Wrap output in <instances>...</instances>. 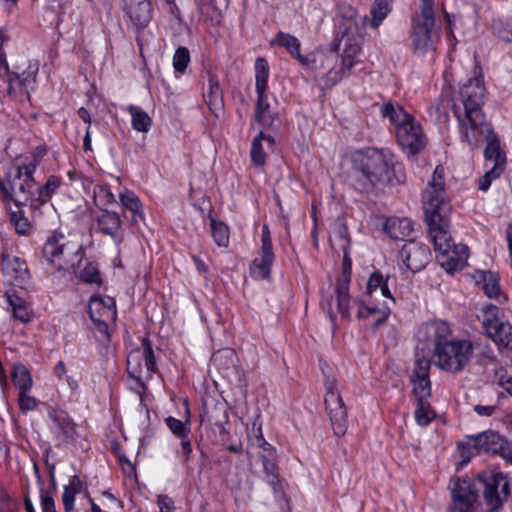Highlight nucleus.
Here are the masks:
<instances>
[{
	"mask_svg": "<svg viewBox=\"0 0 512 512\" xmlns=\"http://www.w3.org/2000/svg\"><path fill=\"white\" fill-rule=\"evenodd\" d=\"M444 176V168L437 166L422 193V204L437 259L447 272L452 273L465 265L468 248L455 244L449 234L451 204L445 191Z\"/></svg>",
	"mask_w": 512,
	"mask_h": 512,
	"instance_id": "nucleus-1",
	"label": "nucleus"
},
{
	"mask_svg": "<svg viewBox=\"0 0 512 512\" xmlns=\"http://www.w3.org/2000/svg\"><path fill=\"white\" fill-rule=\"evenodd\" d=\"M343 165L355 188L361 192L381 190L388 184L401 183L405 179L402 165L387 149L369 147L355 150L346 155Z\"/></svg>",
	"mask_w": 512,
	"mask_h": 512,
	"instance_id": "nucleus-2",
	"label": "nucleus"
},
{
	"mask_svg": "<svg viewBox=\"0 0 512 512\" xmlns=\"http://www.w3.org/2000/svg\"><path fill=\"white\" fill-rule=\"evenodd\" d=\"M449 325L444 321H433L422 325L417 332L422 350L434 351V362L442 370L457 373L469 363L473 354L470 341H449Z\"/></svg>",
	"mask_w": 512,
	"mask_h": 512,
	"instance_id": "nucleus-3",
	"label": "nucleus"
},
{
	"mask_svg": "<svg viewBox=\"0 0 512 512\" xmlns=\"http://www.w3.org/2000/svg\"><path fill=\"white\" fill-rule=\"evenodd\" d=\"M479 487L483 489V497L491 512L497 511L507 501L510 493L509 480L505 474L484 471L473 483L467 479H460L455 483L450 512H475Z\"/></svg>",
	"mask_w": 512,
	"mask_h": 512,
	"instance_id": "nucleus-4",
	"label": "nucleus"
},
{
	"mask_svg": "<svg viewBox=\"0 0 512 512\" xmlns=\"http://www.w3.org/2000/svg\"><path fill=\"white\" fill-rule=\"evenodd\" d=\"M389 281V276L374 272L367 281L366 299L354 301L357 318L369 321L374 330L387 321L391 308L395 304V299L389 289Z\"/></svg>",
	"mask_w": 512,
	"mask_h": 512,
	"instance_id": "nucleus-5",
	"label": "nucleus"
},
{
	"mask_svg": "<svg viewBox=\"0 0 512 512\" xmlns=\"http://www.w3.org/2000/svg\"><path fill=\"white\" fill-rule=\"evenodd\" d=\"M81 244L60 232L49 235L42 247V260L57 271L76 274L84 260Z\"/></svg>",
	"mask_w": 512,
	"mask_h": 512,
	"instance_id": "nucleus-6",
	"label": "nucleus"
},
{
	"mask_svg": "<svg viewBox=\"0 0 512 512\" xmlns=\"http://www.w3.org/2000/svg\"><path fill=\"white\" fill-rule=\"evenodd\" d=\"M486 88L480 67L475 66L474 76L467 80L459 91L463 112H456L462 128H481L487 124L483 113Z\"/></svg>",
	"mask_w": 512,
	"mask_h": 512,
	"instance_id": "nucleus-7",
	"label": "nucleus"
},
{
	"mask_svg": "<svg viewBox=\"0 0 512 512\" xmlns=\"http://www.w3.org/2000/svg\"><path fill=\"white\" fill-rule=\"evenodd\" d=\"M14 163L10 166L4 179L0 178V195L5 201H11L16 206L39 208L37 200V184L33 172Z\"/></svg>",
	"mask_w": 512,
	"mask_h": 512,
	"instance_id": "nucleus-8",
	"label": "nucleus"
},
{
	"mask_svg": "<svg viewBox=\"0 0 512 512\" xmlns=\"http://www.w3.org/2000/svg\"><path fill=\"white\" fill-rule=\"evenodd\" d=\"M438 40L435 30L434 0H421V12L413 20L411 43L415 53L423 54L434 48Z\"/></svg>",
	"mask_w": 512,
	"mask_h": 512,
	"instance_id": "nucleus-9",
	"label": "nucleus"
},
{
	"mask_svg": "<svg viewBox=\"0 0 512 512\" xmlns=\"http://www.w3.org/2000/svg\"><path fill=\"white\" fill-rule=\"evenodd\" d=\"M269 65L266 59L257 58L255 61V88L257 92L255 122L264 127L272 128L281 125L279 114L272 110L266 102L268 87Z\"/></svg>",
	"mask_w": 512,
	"mask_h": 512,
	"instance_id": "nucleus-10",
	"label": "nucleus"
},
{
	"mask_svg": "<svg viewBox=\"0 0 512 512\" xmlns=\"http://www.w3.org/2000/svg\"><path fill=\"white\" fill-rule=\"evenodd\" d=\"M484 133V138L487 142L484 150V156L486 160V166L488 168L486 173L479 179L478 188L481 191H487L493 180L500 177L506 167V154L501 147L499 137L494 133L493 130H480Z\"/></svg>",
	"mask_w": 512,
	"mask_h": 512,
	"instance_id": "nucleus-11",
	"label": "nucleus"
},
{
	"mask_svg": "<svg viewBox=\"0 0 512 512\" xmlns=\"http://www.w3.org/2000/svg\"><path fill=\"white\" fill-rule=\"evenodd\" d=\"M498 307L489 304L483 306L478 318L482 322L487 335L499 347L512 349V326L500 318Z\"/></svg>",
	"mask_w": 512,
	"mask_h": 512,
	"instance_id": "nucleus-12",
	"label": "nucleus"
},
{
	"mask_svg": "<svg viewBox=\"0 0 512 512\" xmlns=\"http://www.w3.org/2000/svg\"><path fill=\"white\" fill-rule=\"evenodd\" d=\"M366 17L350 18L345 22L341 42L343 43V69L351 70L360 53L365 35Z\"/></svg>",
	"mask_w": 512,
	"mask_h": 512,
	"instance_id": "nucleus-13",
	"label": "nucleus"
},
{
	"mask_svg": "<svg viewBox=\"0 0 512 512\" xmlns=\"http://www.w3.org/2000/svg\"><path fill=\"white\" fill-rule=\"evenodd\" d=\"M502 444L503 438L491 430L467 436L465 441L458 446L462 457V464H467L476 454L498 453L499 449L502 448Z\"/></svg>",
	"mask_w": 512,
	"mask_h": 512,
	"instance_id": "nucleus-14",
	"label": "nucleus"
},
{
	"mask_svg": "<svg viewBox=\"0 0 512 512\" xmlns=\"http://www.w3.org/2000/svg\"><path fill=\"white\" fill-rule=\"evenodd\" d=\"M250 449L262 459L266 482L275 493L282 491V483L275 463V449L263 438L261 428L258 429V434L251 440Z\"/></svg>",
	"mask_w": 512,
	"mask_h": 512,
	"instance_id": "nucleus-15",
	"label": "nucleus"
},
{
	"mask_svg": "<svg viewBox=\"0 0 512 512\" xmlns=\"http://www.w3.org/2000/svg\"><path fill=\"white\" fill-rule=\"evenodd\" d=\"M116 303L111 297H93L89 303V315L98 333L99 341L108 342V322L116 320Z\"/></svg>",
	"mask_w": 512,
	"mask_h": 512,
	"instance_id": "nucleus-16",
	"label": "nucleus"
},
{
	"mask_svg": "<svg viewBox=\"0 0 512 512\" xmlns=\"http://www.w3.org/2000/svg\"><path fill=\"white\" fill-rule=\"evenodd\" d=\"M37 71L36 65H29L21 73L13 72L6 75L7 95L19 103L29 100L30 92L35 88Z\"/></svg>",
	"mask_w": 512,
	"mask_h": 512,
	"instance_id": "nucleus-17",
	"label": "nucleus"
},
{
	"mask_svg": "<svg viewBox=\"0 0 512 512\" xmlns=\"http://www.w3.org/2000/svg\"><path fill=\"white\" fill-rule=\"evenodd\" d=\"M3 281L9 285L24 288L29 282V271L24 259L3 253L0 260Z\"/></svg>",
	"mask_w": 512,
	"mask_h": 512,
	"instance_id": "nucleus-18",
	"label": "nucleus"
},
{
	"mask_svg": "<svg viewBox=\"0 0 512 512\" xmlns=\"http://www.w3.org/2000/svg\"><path fill=\"white\" fill-rule=\"evenodd\" d=\"M325 405L330 415V420L336 435H343L346 431L347 411L341 396L334 386L333 381H326Z\"/></svg>",
	"mask_w": 512,
	"mask_h": 512,
	"instance_id": "nucleus-19",
	"label": "nucleus"
},
{
	"mask_svg": "<svg viewBox=\"0 0 512 512\" xmlns=\"http://www.w3.org/2000/svg\"><path fill=\"white\" fill-rule=\"evenodd\" d=\"M430 255V250L425 244L408 241L399 252V260L407 270L415 273L428 264Z\"/></svg>",
	"mask_w": 512,
	"mask_h": 512,
	"instance_id": "nucleus-20",
	"label": "nucleus"
},
{
	"mask_svg": "<svg viewBox=\"0 0 512 512\" xmlns=\"http://www.w3.org/2000/svg\"><path fill=\"white\" fill-rule=\"evenodd\" d=\"M143 367L148 374L155 371L154 352L148 339H143L142 347L132 351L127 357V371L131 376L141 377Z\"/></svg>",
	"mask_w": 512,
	"mask_h": 512,
	"instance_id": "nucleus-21",
	"label": "nucleus"
},
{
	"mask_svg": "<svg viewBox=\"0 0 512 512\" xmlns=\"http://www.w3.org/2000/svg\"><path fill=\"white\" fill-rule=\"evenodd\" d=\"M261 242V250L259 256L253 260L251 272L257 278L269 279L275 256L272 248L270 230L266 225L262 228Z\"/></svg>",
	"mask_w": 512,
	"mask_h": 512,
	"instance_id": "nucleus-22",
	"label": "nucleus"
},
{
	"mask_svg": "<svg viewBox=\"0 0 512 512\" xmlns=\"http://www.w3.org/2000/svg\"><path fill=\"white\" fill-rule=\"evenodd\" d=\"M95 220L97 229L109 236L117 246L124 241L125 230L118 213L103 209Z\"/></svg>",
	"mask_w": 512,
	"mask_h": 512,
	"instance_id": "nucleus-23",
	"label": "nucleus"
},
{
	"mask_svg": "<svg viewBox=\"0 0 512 512\" xmlns=\"http://www.w3.org/2000/svg\"><path fill=\"white\" fill-rule=\"evenodd\" d=\"M207 87L204 88L203 98L210 111L220 118L224 114L223 92L214 73L206 72Z\"/></svg>",
	"mask_w": 512,
	"mask_h": 512,
	"instance_id": "nucleus-24",
	"label": "nucleus"
},
{
	"mask_svg": "<svg viewBox=\"0 0 512 512\" xmlns=\"http://www.w3.org/2000/svg\"><path fill=\"white\" fill-rule=\"evenodd\" d=\"M124 10L134 25L145 27L152 18L149 0H123Z\"/></svg>",
	"mask_w": 512,
	"mask_h": 512,
	"instance_id": "nucleus-25",
	"label": "nucleus"
},
{
	"mask_svg": "<svg viewBox=\"0 0 512 512\" xmlns=\"http://www.w3.org/2000/svg\"><path fill=\"white\" fill-rule=\"evenodd\" d=\"M271 45H278L284 47L287 52L295 59L299 61V63L303 66H310L314 60L309 56L301 55L300 47L301 43L295 36L285 33L279 32L274 39L270 41Z\"/></svg>",
	"mask_w": 512,
	"mask_h": 512,
	"instance_id": "nucleus-26",
	"label": "nucleus"
},
{
	"mask_svg": "<svg viewBox=\"0 0 512 512\" xmlns=\"http://www.w3.org/2000/svg\"><path fill=\"white\" fill-rule=\"evenodd\" d=\"M380 112L384 118L395 128L414 127V118L401 105L394 103H385L380 107Z\"/></svg>",
	"mask_w": 512,
	"mask_h": 512,
	"instance_id": "nucleus-27",
	"label": "nucleus"
},
{
	"mask_svg": "<svg viewBox=\"0 0 512 512\" xmlns=\"http://www.w3.org/2000/svg\"><path fill=\"white\" fill-rule=\"evenodd\" d=\"M211 362L226 378L238 373V358L235 351L231 348H224L215 352L211 357Z\"/></svg>",
	"mask_w": 512,
	"mask_h": 512,
	"instance_id": "nucleus-28",
	"label": "nucleus"
},
{
	"mask_svg": "<svg viewBox=\"0 0 512 512\" xmlns=\"http://www.w3.org/2000/svg\"><path fill=\"white\" fill-rule=\"evenodd\" d=\"M397 141L402 149L411 155L419 153L426 145L422 130H397Z\"/></svg>",
	"mask_w": 512,
	"mask_h": 512,
	"instance_id": "nucleus-29",
	"label": "nucleus"
},
{
	"mask_svg": "<svg viewBox=\"0 0 512 512\" xmlns=\"http://www.w3.org/2000/svg\"><path fill=\"white\" fill-rule=\"evenodd\" d=\"M48 417L53 422L51 426L53 432L62 440L73 438L75 434V424L68 414L63 410H51Z\"/></svg>",
	"mask_w": 512,
	"mask_h": 512,
	"instance_id": "nucleus-30",
	"label": "nucleus"
},
{
	"mask_svg": "<svg viewBox=\"0 0 512 512\" xmlns=\"http://www.w3.org/2000/svg\"><path fill=\"white\" fill-rule=\"evenodd\" d=\"M472 278L475 285L478 286L489 298H496L500 294L499 277L497 274L488 270H477Z\"/></svg>",
	"mask_w": 512,
	"mask_h": 512,
	"instance_id": "nucleus-31",
	"label": "nucleus"
},
{
	"mask_svg": "<svg viewBox=\"0 0 512 512\" xmlns=\"http://www.w3.org/2000/svg\"><path fill=\"white\" fill-rule=\"evenodd\" d=\"M272 148L274 139L271 136L265 135L263 131L253 139L250 151L251 161L255 166H262L266 162L265 146Z\"/></svg>",
	"mask_w": 512,
	"mask_h": 512,
	"instance_id": "nucleus-32",
	"label": "nucleus"
},
{
	"mask_svg": "<svg viewBox=\"0 0 512 512\" xmlns=\"http://www.w3.org/2000/svg\"><path fill=\"white\" fill-rule=\"evenodd\" d=\"M385 232L393 239L403 240L413 230L412 222L408 218H388L384 225Z\"/></svg>",
	"mask_w": 512,
	"mask_h": 512,
	"instance_id": "nucleus-33",
	"label": "nucleus"
},
{
	"mask_svg": "<svg viewBox=\"0 0 512 512\" xmlns=\"http://www.w3.org/2000/svg\"><path fill=\"white\" fill-rule=\"evenodd\" d=\"M351 278L340 276L336 283L337 307L342 318H350L349 283Z\"/></svg>",
	"mask_w": 512,
	"mask_h": 512,
	"instance_id": "nucleus-34",
	"label": "nucleus"
},
{
	"mask_svg": "<svg viewBox=\"0 0 512 512\" xmlns=\"http://www.w3.org/2000/svg\"><path fill=\"white\" fill-rule=\"evenodd\" d=\"M8 303L12 310V315L15 320L22 323H28L32 319V311L27 303L15 293H6Z\"/></svg>",
	"mask_w": 512,
	"mask_h": 512,
	"instance_id": "nucleus-35",
	"label": "nucleus"
},
{
	"mask_svg": "<svg viewBox=\"0 0 512 512\" xmlns=\"http://www.w3.org/2000/svg\"><path fill=\"white\" fill-rule=\"evenodd\" d=\"M121 204L129 211L132 212V222L137 223L138 221L144 220V212L142 209V203L138 196L130 191L125 190L119 195Z\"/></svg>",
	"mask_w": 512,
	"mask_h": 512,
	"instance_id": "nucleus-36",
	"label": "nucleus"
},
{
	"mask_svg": "<svg viewBox=\"0 0 512 512\" xmlns=\"http://www.w3.org/2000/svg\"><path fill=\"white\" fill-rule=\"evenodd\" d=\"M11 376L19 391H29L32 388L33 381L30 371L22 363L13 365Z\"/></svg>",
	"mask_w": 512,
	"mask_h": 512,
	"instance_id": "nucleus-37",
	"label": "nucleus"
},
{
	"mask_svg": "<svg viewBox=\"0 0 512 512\" xmlns=\"http://www.w3.org/2000/svg\"><path fill=\"white\" fill-rule=\"evenodd\" d=\"M47 149L44 146H38L32 153L17 157L13 163L19 166H25L24 169L35 172L42 158L46 155Z\"/></svg>",
	"mask_w": 512,
	"mask_h": 512,
	"instance_id": "nucleus-38",
	"label": "nucleus"
},
{
	"mask_svg": "<svg viewBox=\"0 0 512 512\" xmlns=\"http://www.w3.org/2000/svg\"><path fill=\"white\" fill-rule=\"evenodd\" d=\"M390 10L391 0H374L370 10L372 16L370 26L374 29L378 28Z\"/></svg>",
	"mask_w": 512,
	"mask_h": 512,
	"instance_id": "nucleus-39",
	"label": "nucleus"
},
{
	"mask_svg": "<svg viewBox=\"0 0 512 512\" xmlns=\"http://www.w3.org/2000/svg\"><path fill=\"white\" fill-rule=\"evenodd\" d=\"M59 185L60 179L56 176H50L43 186H37V200L39 201V208L52 197Z\"/></svg>",
	"mask_w": 512,
	"mask_h": 512,
	"instance_id": "nucleus-40",
	"label": "nucleus"
},
{
	"mask_svg": "<svg viewBox=\"0 0 512 512\" xmlns=\"http://www.w3.org/2000/svg\"><path fill=\"white\" fill-rule=\"evenodd\" d=\"M94 202L101 211L106 209L107 206L116 202L114 194L110 188L105 185H96L93 189Z\"/></svg>",
	"mask_w": 512,
	"mask_h": 512,
	"instance_id": "nucleus-41",
	"label": "nucleus"
},
{
	"mask_svg": "<svg viewBox=\"0 0 512 512\" xmlns=\"http://www.w3.org/2000/svg\"><path fill=\"white\" fill-rule=\"evenodd\" d=\"M211 234L215 243L220 247H226L229 243V230L223 222L214 219L210 221Z\"/></svg>",
	"mask_w": 512,
	"mask_h": 512,
	"instance_id": "nucleus-42",
	"label": "nucleus"
},
{
	"mask_svg": "<svg viewBox=\"0 0 512 512\" xmlns=\"http://www.w3.org/2000/svg\"><path fill=\"white\" fill-rule=\"evenodd\" d=\"M10 222L19 235H28L31 231V223L22 210L12 211Z\"/></svg>",
	"mask_w": 512,
	"mask_h": 512,
	"instance_id": "nucleus-43",
	"label": "nucleus"
},
{
	"mask_svg": "<svg viewBox=\"0 0 512 512\" xmlns=\"http://www.w3.org/2000/svg\"><path fill=\"white\" fill-rule=\"evenodd\" d=\"M435 418V413L431 409L427 400L417 401L415 410V419L420 426H427Z\"/></svg>",
	"mask_w": 512,
	"mask_h": 512,
	"instance_id": "nucleus-44",
	"label": "nucleus"
},
{
	"mask_svg": "<svg viewBox=\"0 0 512 512\" xmlns=\"http://www.w3.org/2000/svg\"><path fill=\"white\" fill-rule=\"evenodd\" d=\"M413 392L417 401L427 400L431 395V384L429 377L417 378L411 377Z\"/></svg>",
	"mask_w": 512,
	"mask_h": 512,
	"instance_id": "nucleus-45",
	"label": "nucleus"
},
{
	"mask_svg": "<svg viewBox=\"0 0 512 512\" xmlns=\"http://www.w3.org/2000/svg\"><path fill=\"white\" fill-rule=\"evenodd\" d=\"M133 128H148L151 125V118L142 109L134 106L129 107Z\"/></svg>",
	"mask_w": 512,
	"mask_h": 512,
	"instance_id": "nucleus-46",
	"label": "nucleus"
},
{
	"mask_svg": "<svg viewBox=\"0 0 512 512\" xmlns=\"http://www.w3.org/2000/svg\"><path fill=\"white\" fill-rule=\"evenodd\" d=\"M165 422L170 431L178 438L188 436L190 433V429L187 426V424L189 423L188 420L183 422L179 419L170 416L166 418Z\"/></svg>",
	"mask_w": 512,
	"mask_h": 512,
	"instance_id": "nucleus-47",
	"label": "nucleus"
},
{
	"mask_svg": "<svg viewBox=\"0 0 512 512\" xmlns=\"http://www.w3.org/2000/svg\"><path fill=\"white\" fill-rule=\"evenodd\" d=\"M190 62V53L186 47H179L173 56V67L176 72L183 73Z\"/></svg>",
	"mask_w": 512,
	"mask_h": 512,
	"instance_id": "nucleus-48",
	"label": "nucleus"
},
{
	"mask_svg": "<svg viewBox=\"0 0 512 512\" xmlns=\"http://www.w3.org/2000/svg\"><path fill=\"white\" fill-rule=\"evenodd\" d=\"M429 368H430V361L425 356L423 357H416L415 363H414V371L411 377H417V378H423V377H429Z\"/></svg>",
	"mask_w": 512,
	"mask_h": 512,
	"instance_id": "nucleus-49",
	"label": "nucleus"
},
{
	"mask_svg": "<svg viewBox=\"0 0 512 512\" xmlns=\"http://www.w3.org/2000/svg\"><path fill=\"white\" fill-rule=\"evenodd\" d=\"M78 273L80 278L88 283H97L100 280V274L98 270L90 263H87V265L82 270L79 268L76 274Z\"/></svg>",
	"mask_w": 512,
	"mask_h": 512,
	"instance_id": "nucleus-50",
	"label": "nucleus"
},
{
	"mask_svg": "<svg viewBox=\"0 0 512 512\" xmlns=\"http://www.w3.org/2000/svg\"><path fill=\"white\" fill-rule=\"evenodd\" d=\"M334 63H335V55L334 54H330V55L326 56L325 62H322V67L329 69V71L326 75V80L330 85H333L340 80V76L338 75V72L334 71L332 68Z\"/></svg>",
	"mask_w": 512,
	"mask_h": 512,
	"instance_id": "nucleus-51",
	"label": "nucleus"
},
{
	"mask_svg": "<svg viewBox=\"0 0 512 512\" xmlns=\"http://www.w3.org/2000/svg\"><path fill=\"white\" fill-rule=\"evenodd\" d=\"M27 392L28 391H19V407L23 412L32 411L37 406V400L34 397L29 396Z\"/></svg>",
	"mask_w": 512,
	"mask_h": 512,
	"instance_id": "nucleus-52",
	"label": "nucleus"
},
{
	"mask_svg": "<svg viewBox=\"0 0 512 512\" xmlns=\"http://www.w3.org/2000/svg\"><path fill=\"white\" fill-rule=\"evenodd\" d=\"M78 115L86 125H99V122L97 121L96 116L93 113L91 103H88L86 107H81L78 110Z\"/></svg>",
	"mask_w": 512,
	"mask_h": 512,
	"instance_id": "nucleus-53",
	"label": "nucleus"
},
{
	"mask_svg": "<svg viewBox=\"0 0 512 512\" xmlns=\"http://www.w3.org/2000/svg\"><path fill=\"white\" fill-rule=\"evenodd\" d=\"M42 512H55L54 499L44 490L40 491Z\"/></svg>",
	"mask_w": 512,
	"mask_h": 512,
	"instance_id": "nucleus-54",
	"label": "nucleus"
},
{
	"mask_svg": "<svg viewBox=\"0 0 512 512\" xmlns=\"http://www.w3.org/2000/svg\"><path fill=\"white\" fill-rule=\"evenodd\" d=\"M76 494V492L64 487L62 500L66 512H71L73 510Z\"/></svg>",
	"mask_w": 512,
	"mask_h": 512,
	"instance_id": "nucleus-55",
	"label": "nucleus"
},
{
	"mask_svg": "<svg viewBox=\"0 0 512 512\" xmlns=\"http://www.w3.org/2000/svg\"><path fill=\"white\" fill-rule=\"evenodd\" d=\"M199 6L203 15L214 17L219 14L218 9L212 6L211 0H200Z\"/></svg>",
	"mask_w": 512,
	"mask_h": 512,
	"instance_id": "nucleus-56",
	"label": "nucleus"
},
{
	"mask_svg": "<svg viewBox=\"0 0 512 512\" xmlns=\"http://www.w3.org/2000/svg\"><path fill=\"white\" fill-rule=\"evenodd\" d=\"M180 439V451L182 456L184 457V460L187 461L192 454L191 441L188 436L182 437Z\"/></svg>",
	"mask_w": 512,
	"mask_h": 512,
	"instance_id": "nucleus-57",
	"label": "nucleus"
},
{
	"mask_svg": "<svg viewBox=\"0 0 512 512\" xmlns=\"http://www.w3.org/2000/svg\"><path fill=\"white\" fill-rule=\"evenodd\" d=\"M497 382L502 386L510 395H512V377L506 373H500Z\"/></svg>",
	"mask_w": 512,
	"mask_h": 512,
	"instance_id": "nucleus-58",
	"label": "nucleus"
},
{
	"mask_svg": "<svg viewBox=\"0 0 512 512\" xmlns=\"http://www.w3.org/2000/svg\"><path fill=\"white\" fill-rule=\"evenodd\" d=\"M501 457L512 464V441H506L503 439L502 448L499 449Z\"/></svg>",
	"mask_w": 512,
	"mask_h": 512,
	"instance_id": "nucleus-59",
	"label": "nucleus"
},
{
	"mask_svg": "<svg viewBox=\"0 0 512 512\" xmlns=\"http://www.w3.org/2000/svg\"><path fill=\"white\" fill-rule=\"evenodd\" d=\"M159 512H173V502L167 496H160L158 499Z\"/></svg>",
	"mask_w": 512,
	"mask_h": 512,
	"instance_id": "nucleus-60",
	"label": "nucleus"
},
{
	"mask_svg": "<svg viewBox=\"0 0 512 512\" xmlns=\"http://www.w3.org/2000/svg\"><path fill=\"white\" fill-rule=\"evenodd\" d=\"M473 409L479 416L489 417V416L493 415V413L495 412L496 406L495 405H475Z\"/></svg>",
	"mask_w": 512,
	"mask_h": 512,
	"instance_id": "nucleus-61",
	"label": "nucleus"
},
{
	"mask_svg": "<svg viewBox=\"0 0 512 512\" xmlns=\"http://www.w3.org/2000/svg\"><path fill=\"white\" fill-rule=\"evenodd\" d=\"M9 73L11 72L6 60V53L4 52L3 48H0V77L9 75Z\"/></svg>",
	"mask_w": 512,
	"mask_h": 512,
	"instance_id": "nucleus-62",
	"label": "nucleus"
},
{
	"mask_svg": "<svg viewBox=\"0 0 512 512\" xmlns=\"http://www.w3.org/2000/svg\"><path fill=\"white\" fill-rule=\"evenodd\" d=\"M351 271L352 261L347 255H345L342 261V272L340 276H346V278H351Z\"/></svg>",
	"mask_w": 512,
	"mask_h": 512,
	"instance_id": "nucleus-63",
	"label": "nucleus"
},
{
	"mask_svg": "<svg viewBox=\"0 0 512 512\" xmlns=\"http://www.w3.org/2000/svg\"><path fill=\"white\" fill-rule=\"evenodd\" d=\"M65 487L76 493H80V491L82 490V481L78 476H72L69 481V484L66 485Z\"/></svg>",
	"mask_w": 512,
	"mask_h": 512,
	"instance_id": "nucleus-64",
	"label": "nucleus"
}]
</instances>
